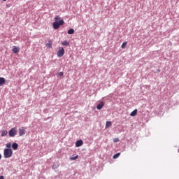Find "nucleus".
Instances as JSON below:
<instances>
[{"instance_id":"18","label":"nucleus","mask_w":179,"mask_h":179,"mask_svg":"<svg viewBox=\"0 0 179 179\" xmlns=\"http://www.w3.org/2000/svg\"><path fill=\"white\" fill-rule=\"evenodd\" d=\"M120 155V153H117V154H115L113 157V159H117Z\"/></svg>"},{"instance_id":"4","label":"nucleus","mask_w":179,"mask_h":179,"mask_svg":"<svg viewBox=\"0 0 179 179\" xmlns=\"http://www.w3.org/2000/svg\"><path fill=\"white\" fill-rule=\"evenodd\" d=\"M64 54V49L63 48H59V50L57 51V57H62Z\"/></svg>"},{"instance_id":"7","label":"nucleus","mask_w":179,"mask_h":179,"mask_svg":"<svg viewBox=\"0 0 179 179\" xmlns=\"http://www.w3.org/2000/svg\"><path fill=\"white\" fill-rule=\"evenodd\" d=\"M19 52H20V48H17V47H16V46H14V47H13V52L14 54H18Z\"/></svg>"},{"instance_id":"22","label":"nucleus","mask_w":179,"mask_h":179,"mask_svg":"<svg viewBox=\"0 0 179 179\" xmlns=\"http://www.w3.org/2000/svg\"><path fill=\"white\" fill-rule=\"evenodd\" d=\"M64 73L62 71H59L58 73H57V76H63Z\"/></svg>"},{"instance_id":"17","label":"nucleus","mask_w":179,"mask_h":179,"mask_svg":"<svg viewBox=\"0 0 179 179\" xmlns=\"http://www.w3.org/2000/svg\"><path fill=\"white\" fill-rule=\"evenodd\" d=\"M60 19H61V17L59 15H57L55 17V22H58Z\"/></svg>"},{"instance_id":"15","label":"nucleus","mask_w":179,"mask_h":179,"mask_svg":"<svg viewBox=\"0 0 179 179\" xmlns=\"http://www.w3.org/2000/svg\"><path fill=\"white\" fill-rule=\"evenodd\" d=\"M111 126H112L111 122L110 121H107L106 124V127L108 128V127H110Z\"/></svg>"},{"instance_id":"27","label":"nucleus","mask_w":179,"mask_h":179,"mask_svg":"<svg viewBox=\"0 0 179 179\" xmlns=\"http://www.w3.org/2000/svg\"><path fill=\"white\" fill-rule=\"evenodd\" d=\"M178 152H179V150H178Z\"/></svg>"},{"instance_id":"25","label":"nucleus","mask_w":179,"mask_h":179,"mask_svg":"<svg viewBox=\"0 0 179 179\" xmlns=\"http://www.w3.org/2000/svg\"><path fill=\"white\" fill-rule=\"evenodd\" d=\"M2 158V156H1V154H0V160Z\"/></svg>"},{"instance_id":"19","label":"nucleus","mask_w":179,"mask_h":179,"mask_svg":"<svg viewBox=\"0 0 179 179\" xmlns=\"http://www.w3.org/2000/svg\"><path fill=\"white\" fill-rule=\"evenodd\" d=\"M78 159V155H76L75 157H70V159H71V161L76 160V159Z\"/></svg>"},{"instance_id":"12","label":"nucleus","mask_w":179,"mask_h":179,"mask_svg":"<svg viewBox=\"0 0 179 179\" xmlns=\"http://www.w3.org/2000/svg\"><path fill=\"white\" fill-rule=\"evenodd\" d=\"M7 134H8V131L6 130H2L1 131V136H2V137L6 136Z\"/></svg>"},{"instance_id":"1","label":"nucleus","mask_w":179,"mask_h":179,"mask_svg":"<svg viewBox=\"0 0 179 179\" xmlns=\"http://www.w3.org/2000/svg\"><path fill=\"white\" fill-rule=\"evenodd\" d=\"M13 155V150L11 148H6L4 150V158L9 159Z\"/></svg>"},{"instance_id":"14","label":"nucleus","mask_w":179,"mask_h":179,"mask_svg":"<svg viewBox=\"0 0 179 179\" xmlns=\"http://www.w3.org/2000/svg\"><path fill=\"white\" fill-rule=\"evenodd\" d=\"M67 33H68V34L71 35L73 33H75V30L73 29H70L68 30Z\"/></svg>"},{"instance_id":"8","label":"nucleus","mask_w":179,"mask_h":179,"mask_svg":"<svg viewBox=\"0 0 179 179\" xmlns=\"http://www.w3.org/2000/svg\"><path fill=\"white\" fill-rule=\"evenodd\" d=\"M103 106H104V103L101 102L97 105L96 108L97 110H101Z\"/></svg>"},{"instance_id":"11","label":"nucleus","mask_w":179,"mask_h":179,"mask_svg":"<svg viewBox=\"0 0 179 179\" xmlns=\"http://www.w3.org/2000/svg\"><path fill=\"white\" fill-rule=\"evenodd\" d=\"M46 47L48 48H51L52 47V41H48V42L46 44Z\"/></svg>"},{"instance_id":"26","label":"nucleus","mask_w":179,"mask_h":179,"mask_svg":"<svg viewBox=\"0 0 179 179\" xmlns=\"http://www.w3.org/2000/svg\"><path fill=\"white\" fill-rule=\"evenodd\" d=\"M4 2H6V0H3Z\"/></svg>"},{"instance_id":"2","label":"nucleus","mask_w":179,"mask_h":179,"mask_svg":"<svg viewBox=\"0 0 179 179\" xmlns=\"http://www.w3.org/2000/svg\"><path fill=\"white\" fill-rule=\"evenodd\" d=\"M64 24V20H59V22H53V28L57 30L59 29L60 26L63 25Z\"/></svg>"},{"instance_id":"3","label":"nucleus","mask_w":179,"mask_h":179,"mask_svg":"<svg viewBox=\"0 0 179 179\" xmlns=\"http://www.w3.org/2000/svg\"><path fill=\"white\" fill-rule=\"evenodd\" d=\"M17 134V127H13L10 129L8 131V136L10 137H14L16 136V134Z\"/></svg>"},{"instance_id":"10","label":"nucleus","mask_w":179,"mask_h":179,"mask_svg":"<svg viewBox=\"0 0 179 179\" xmlns=\"http://www.w3.org/2000/svg\"><path fill=\"white\" fill-rule=\"evenodd\" d=\"M137 112L138 110L137 109H134L131 113H130V116L131 117H134L137 115Z\"/></svg>"},{"instance_id":"6","label":"nucleus","mask_w":179,"mask_h":179,"mask_svg":"<svg viewBox=\"0 0 179 179\" xmlns=\"http://www.w3.org/2000/svg\"><path fill=\"white\" fill-rule=\"evenodd\" d=\"M83 145V140H78L76 142V147L79 148Z\"/></svg>"},{"instance_id":"9","label":"nucleus","mask_w":179,"mask_h":179,"mask_svg":"<svg viewBox=\"0 0 179 179\" xmlns=\"http://www.w3.org/2000/svg\"><path fill=\"white\" fill-rule=\"evenodd\" d=\"M11 147L14 150H17L18 149L19 145L17 143H13V145H11Z\"/></svg>"},{"instance_id":"20","label":"nucleus","mask_w":179,"mask_h":179,"mask_svg":"<svg viewBox=\"0 0 179 179\" xmlns=\"http://www.w3.org/2000/svg\"><path fill=\"white\" fill-rule=\"evenodd\" d=\"M127 45V42H124L121 47L122 49H124L126 48Z\"/></svg>"},{"instance_id":"5","label":"nucleus","mask_w":179,"mask_h":179,"mask_svg":"<svg viewBox=\"0 0 179 179\" xmlns=\"http://www.w3.org/2000/svg\"><path fill=\"white\" fill-rule=\"evenodd\" d=\"M18 134H20V136H24L26 134L25 127H22L18 129Z\"/></svg>"},{"instance_id":"23","label":"nucleus","mask_w":179,"mask_h":179,"mask_svg":"<svg viewBox=\"0 0 179 179\" xmlns=\"http://www.w3.org/2000/svg\"><path fill=\"white\" fill-rule=\"evenodd\" d=\"M119 141H120L119 138H115V139H113V142H114L115 143H118Z\"/></svg>"},{"instance_id":"13","label":"nucleus","mask_w":179,"mask_h":179,"mask_svg":"<svg viewBox=\"0 0 179 179\" xmlns=\"http://www.w3.org/2000/svg\"><path fill=\"white\" fill-rule=\"evenodd\" d=\"M5 83H6L5 78H0V86H1L2 85H4Z\"/></svg>"},{"instance_id":"16","label":"nucleus","mask_w":179,"mask_h":179,"mask_svg":"<svg viewBox=\"0 0 179 179\" xmlns=\"http://www.w3.org/2000/svg\"><path fill=\"white\" fill-rule=\"evenodd\" d=\"M63 46H69V42L65 41L64 42L62 43Z\"/></svg>"},{"instance_id":"21","label":"nucleus","mask_w":179,"mask_h":179,"mask_svg":"<svg viewBox=\"0 0 179 179\" xmlns=\"http://www.w3.org/2000/svg\"><path fill=\"white\" fill-rule=\"evenodd\" d=\"M11 146H12V145H11L10 143H8L6 144V148H7L8 149H10Z\"/></svg>"},{"instance_id":"24","label":"nucleus","mask_w":179,"mask_h":179,"mask_svg":"<svg viewBox=\"0 0 179 179\" xmlns=\"http://www.w3.org/2000/svg\"><path fill=\"white\" fill-rule=\"evenodd\" d=\"M0 179H4L3 176H0Z\"/></svg>"}]
</instances>
